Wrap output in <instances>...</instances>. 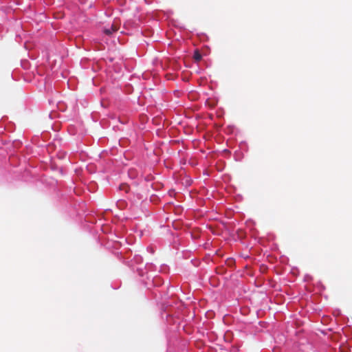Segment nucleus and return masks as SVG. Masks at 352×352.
I'll return each mask as SVG.
<instances>
[{
    "label": "nucleus",
    "instance_id": "1",
    "mask_svg": "<svg viewBox=\"0 0 352 352\" xmlns=\"http://www.w3.org/2000/svg\"><path fill=\"white\" fill-rule=\"evenodd\" d=\"M119 29V25L118 23H116V22H114L110 28H104V32L105 34L107 35H111L112 33L113 32H116Z\"/></svg>",
    "mask_w": 352,
    "mask_h": 352
},
{
    "label": "nucleus",
    "instance_id": "2",
    "mask_svg": "<svg viewBox=\"0 0 352 352\" xmlns=\"http://www.w3.org/2000/svg\"><path fill=\"white\" fill-rule=\"evenodd\" d=\"M201 54L199 50H195L193 55V58L196 62H199L201 60Z\"/></svg>",
    "mask_w": 352,
    "mask_h": 352
},
{
    "label": "nucleus",
    "instance_id": "3",
    "mask_svg": "<svg viewBox=\"0 0 352 352\" xmlns=\"http://www.w3.org/2000/svg\"><path fill=\"white\" fill-rule=\"evenodd\" d=\"M121 189H123V190H124L126 192H128L129 186H126V185H124L123 186H122V187H121Z\"/></svg>",
    "mask_w": 352,
    "mask_h": 352
}]
</instances>
